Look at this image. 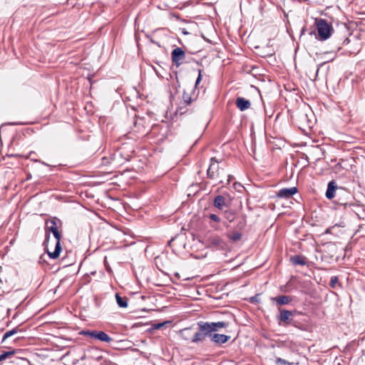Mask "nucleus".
I'll return each instance as SVG.
<instances>
[{"label": "nucleus", "mask_w": 365, "mask_h": 365, "mask_svg": "<svg viewBox=\"0 0 365 365\" xmlns=\"http://www.w3.org/2000/svg\"><path fill=\"white\" fill-rule=\"evenodd\" d=\"M338 282V277L336 276H333L331 277L329 285L331 288H334Z\"/></svg>", "instance_id": "obj_27"}, {"label": "nucleus", "mask_w": 365, "mask_h": 365, "mask_svg": "<svg viewBox=\"0 0 365 365\" xmlns=\"http://www.w3.org/2000/svg\"><path fill=\"white\" fill-rule=\"evenodd\" d=\"M279 314L277 315V320L279 322V324L281 325L282 323H283L284 325H289V324H294V312L279 309Z\"/></svg>", "instance_id": "obj_6"}, {"label": "nucleus", "mask_w": 365, "mask_h": 365, "mask_svg": "<svg viewBox=\"0 0 365 365\" xmlns=\"http://www.w3.org/2000/svg\"><path fill=\"white\" fill-rule=\"evenodd\" d=\"M11 155L14 156V157H21L22 156L21 155H19V154H12Z\"/></svg>", "instance_id": "obj_33"}, {"label": "nucleus", "mask_w": 365, "mask_h": 365, "mask_svg": "<svg viewBox=\"0 0 365 365\" xmlns=\"http://www.w3.org/2000/svg\"><path fill=\"white\" fill-rule=\"evenodd\" d=\"M297 188L296 187H292L289 188H282L279 190L277 194V196L279 198L289 199L292 195L297 192Z\"/></svg>", "instance_id": "obj_9"}, {"label": "nucleus", "mask_w": 365, "mask_h": 365, "mask_svg": "<svg viewBox=\"0 0 365 365\" xmlns=\"http://www.w3.org/2000/svg\"><path fill=\"white\" fill-rule=\"evenodd\" d=\"M42 164L44 165L48 166V165L46 163H44V162H42Z\"/></svg>", "instance_id": "obj_37"}, {"label": "nucleus", "mask_w": 365, "mask_h": 365, "mask_svg": "<svg viewBox=\"0 0 365 365\" xmlns=\"http://www.w3.org/2000/svg\"><path fill=\"white\" fill-rule=\"evenodd\" d=\"M316 24L319 39L327 40L331 36L332 27L325 19H319L316 20Z\"/></svg>", "instance_id": "obj_4"}, {"label": "nucleus", "mask_w": 365, "mask_h": 365, "mask_svg": "<svg viewBox=\"0 0 365 365\" xmlns=\"http://www.w3.org/2000/svg\"><path fill=\"white\" fill-rule=\"evenodd\" d=\"M15 354V351H4L1 354H0V361L6 359L10 356H12Z\"/></svg>", "instance_id": "obj_25"}, {"label": "nucleus", "mask_w": 365, "mask_h": 365, "mask_svg": "<svg viewBox=\"0 0 365 365\" xmlns=\"http://www.w3.org/2000/svg\"><path fill=\"white\" fill-rule=\"evenodd\" d=\"M276 364L277 365H292V363H289V361H286L285 359H283L282 358H277L276 359Z\"/></svg>", "instance_id": "obj_26"}, {"label": "nucleus", "mask_w": 365, "mask_h": 365, "mask_svg": "<svg viewBox=\"0 0 365 365\" xmlns=\"http://www.w3.org/2000/svg\"><path fill=\"white\" fill-rule=\"evenodd\" d=\"M96 332H97V330H93V331L86 330V331H82L81 334H83L85 336H89L91 338L96 339Z\"/></svg>", "instance_id": "obj_24"}, {"label": "nucleus", "mask_w": 365, "mask_h": 365, "mask_svg": "<svg viewBox=\"0 0 365 365\" xmlns=\"http://www.w3.org/2000/svg\"><path fill=\"white\" fill-rule=\"evenodd\" d=\"M134 125H135V127H136V126H137V122H135V123H134Z\"/></svg>", "instance_id": "obj_38"}, {"label": "nucleus", "mask_w": 365, "mask_h": 365, "mask_svg": "<svg viewBox=\"0 0 365 365\" xmlns=\"http://www.w3.org/2000/svg\"><path fill=\"white\" fill-rule=\"evenodd\" d=\"M210 339L211 341L214 342L218 346H221L228 341V340L230 339V336L212 332L210 334Z\"/></svg>", "instance_id": "obj_8"}, {"label": "nucleus", "mask_w": 365, "mask_h": 365, "mask_svg": "<svg viewBox=\"0 0 365 365\" xmlns=\"http://www.w3.org/2000/svg\"><path fill=\"white\" fill-rule=\"evenodd\" d=\"M62 222L57 217H52L50 220L46 221V237L44 243L47 242L50 237V232H52L57 242L53 252L47 251V253L51 259H56L59 257L61 252V235L58 231V227H61Z\"/></svg>", "instance_id": "obj_1"}, {"label": "nucleus", "mask_w": 365, "mask_h": 365, "mask_svg": "<svg viewBox=\"0 0 365 365\" xmlns=\"http://www.w3.org/2000/svg\"><path fill=\"white\" fill-rule=\"evenodd\" d=\"M115 299L118 305L120 308H126L128 307V299L126 297H121L119 294H115Z\"/></svg>", "instance_id": "obj_20"}, {"label": "nucleus", "mask_w": 365, "mask_h": 365, "mask_svg": "<svg viewBox=\"0 0 365 365\" xmlns=\"http://www.w3.org/2000/svg\"><path fill=\"white\" fill-rule=\"evenodd\" d=\"M211 243H212V245L219 247H222L225 245L224 241L220 237H213L211 240Z\"/></svg>", "instance_id": "obj_22"}, {"label": "nucleus", "mask_w": 365, "mask_h": 365, "mask_svg": "<svg viewBox=\"0 0 365 365\" xmlns=\"http://www.w3.org/2000/svg\"><path fill=\"white\" fill-rule=\"evenodd\" d=\"M210 218L215 222H220L221 221L220 217L215 214H210Z\"/></svg>", "instance_id": "obj_29"}, {"label": "nucleus", "mask_w": 365, "mask_h": 365, "mask_svg": "<svg viewBox=\"0 0 365 365\" xmlns=\"http://www.w3.org/2000/svg\"><path fill=\"white\" fill-rule=\"evenodd\" d=\"M232 178V177L230 175H228L227 183H230V180H231Z\"/></svg>", "instance_id": "obj_34"}, {"label": "nucleus", "mask_w": 365, "mask_h": 365, "mask_svg": "<svg viewBox=\"0 0 365 365\" xmlns=\"http://www.w3.org/2000/svg\"><path fill=\"white\" fill-rule=\"evenodd\" d=\"M235 103H236L237 107L241 111H244V110L248 109L251 106L250 101L249 100H246L245 98H244L242 97L237 98Z\"/></svg>", "instance_id": "obj_13"}, {"label": "nucleus", "mask_w": 365, "mask_h": 365, "mask_svg": "<svg viewBox=\"0 0 365 365\" xmlns=\"http://www.w3.org/2000/svg\"><path fill=\"white\" fill-rule=\"evenodd\" d=\"M210 333L216 332L219 329L225 328L228 327V323L225 322H205Z\"/></svg>", "instance_id": "obj_10"}, {"label": "nucleus", "mask_w": 365, "mask_h": 365, "mask_svg": "<svg viewBox=\"0 0 365 365\" xmlns=\"http://www.w3.org/2000/svg\"><path fill=\"white\" fill-rule=\"evenodd\" d=\"M272 300L276 302L277 304L279 305H284L288 304L292 302V297L287 295H280L272 298Z\"/></svg>", "instance_id": "obj_14"}, {"label": "nucleus", "mask_w": 365, "mask_h": 365, "mask_svg": "<svg viewBox=\"0 0 365 365\" xmlns=\"http://www.w3.org/2000/svg\"><path fill=\"white\" fill-rule=\"evenodd\" d=\"M236 225L235 229L239 231H242L245 229L247 226V219L246 216L242 215L236 219Z\"/></svg>", "instance_id": "obj_15"}, {"label": "nucleus", "mask_w": 365, "mask_h": 365, "mask_svg": "<svg viewBox=\"0 0 365 365\" xmlns=\"http://www.w3.org/2000/svg\"><path fill=\"white\" fill-rule=\"evenodd\" d=\"M18 331H19V329H18L17 327L6 331L4 334V336H3L2 342L4 341L7 338H9V337L13 336L14 334H16Z\"/></svg>", "instance_id": "obj_23"}, {"label": "nucleus", "mask_w": 365, "mask_h": 365, "mask_svg": "<svg viewBox=\"0 0 365 365\" xmlns=\"http://www.w3.org/2000/svg\"><path fill=\"white\" fill-rule=\"evenodd\" d=\"M342 166H341V164L340 163H337L336 165H335V169L336 170H339L340 168H341Z\"/></svg>", "instance_id": "obj_32"}, {"label": "nucleus", "mask_w": 365, "mask_h": 365, "mask_svg": "<svg viewBox=\"0 0 365 365\" xmlns=\"http://www.w3.org/2000/svg\"><path fill=\"white\" fill-rule=\"evenodd\" d=\"M336 48H337V50H339L341 48V47L339 46V44L337 45Z\"/></svg>", "instance_id": "obj_36"}, {"label": "nucleus", "mask_w": 365, "mask_h": 365, "mask_svg": "<svg viewBox=\"0 0 365 365\" xmlns=\"http://www.w3.org/2000/svg\"><path fill=\"white\" fill-rule=\"evenodd\" d=\"M168 322H163V323L154 324H153V328L155 329H159L161 327H163L165 324H168Z\"/></svg>", "instance_id": "obj_30"}, {"label": "nucleus", "mask_w": 365, "mask_h": 365, "mask_svg": "<svg viewBox=\"0 0 365 365\" xmlns=\"http://www.w3.org/2000/svg\"><path fill=\"white\" fill-rule=\"evenodd\" d=\"M197 98V95L195 94V90L192 89L190 93H188L187 91H184L182 94L183 102L185 105L188 106L192 103V102L195 101Z\"/></svg>", "instance_id": "obj_12"}, {"label": "nucleus", "mask_w": 365, "mask_h": 365, "mask_svg": "<svg viewBox=\"0 0 365 365\" xmlns=\"http://www.w3.org/2000/svg\"><path fill=\"white\" fill-rule=\"evenodd\" d=\"M4 281H6V278L3 274V268L0 266V283L2 284Z\"/></svg>", "instance_id": "obj_31"}, {"label": "nucleus", "mask_w": 365, "mask_h": 365, "mask_svg": "<svg viewBox=\"0 0 365 365\" xmlns=\"http://www.w3.org/2000/svg\"><path fill=\"white\" fill-rule=\"evenodd\" d=\"M235 211L234 210H225L224 212V217L226 220H227L230 222H232L235 219Z\"/></svg>", "instance_id": "obj_21"}, {"label": "nucleus", "mask_w": 365, "mask_h": 365, "mask_svg": "<svg viewBox=\"0 0 365 365\" xmlns=\"http://www.w3.org/2000/svg\"><path fill=\"white\" fill-rule=\"evenodd\" d=\"M202 71L201 69L198 70V76L195 81V88H196L199 85V83H200V81L202 80ZM194 89L195 90V88H194Z\"/></svg>", "instance_id": "obj_28"}, {"label": "nucleus", "mask_w": 365, "mask_h": 365, "mask_svg": "<svg viewBox=\"0 0 365 365\" xmlns=\"http://www.w3.org/2000/svg\"><path fill=\"white\" fill-rule=\"evenodd\" d=\"M191 331H192L191 327L185 328L182 330H180V332L181 337L185 341H191L192 336L193 335V334H192Z\"/></svg>", "instance_id": "obj_19"}, {"label": "nucleus", "mask_w": 365, "mask_h": 365, "mask_svg": "<svg viewBox=\"0 0 365 365\" xmlns=\"http://www.w3.org/2000/svg\"><path fill=\"white\" fill-rule=\"evenodd\" d=\"M96 339L107 343H110L113 341V339L110 336H109L106 332L98 330L96 332Z\"/></svg>", "instance_id": "obj_18"}, {"label": "nucleus", "mask_w": 365, "mask_h": 365, "mask_svg": "<svg viewBox=\"0 0 365 365\" xmlns=\"http://www.w3.org/2000/svg\"><path fill=\"white\" fill-rule=\"evenodd\" d=\"M346 43H349V40L347 38H345V39L344 40L343 43H346Z\"/></svg>", "instance_id": "obj_35"}, {"label": "nucleus", "mask_w": 365, "mask_h": 365, "mask_svg": "<svg viewBox=\"0 0 365 365\" xmlns=\"http://www.w3.org/2000/svg\"><path fill=\"white\" fill-rule=\"evenodd\" d=\"M325 196L329 200L336 197L335 202L344 207L352 205L349 202L351 198L350 192L343 187H338L334 180H331L328 183Z\"/></svg>", "instance_id": "obj_2"}, {"label": "nucleus", "mask_w": 365, "mask_h": 365, "mask_svg": "<svg viewBox=\"0 0 365 365\" xmlns=\"http://www.w3.org/2000/svg\"><path fill=\"white\" fill-rule=\"evenodd\" d=\"M198 331L192 336L191 342L199 344L203 342L207 337H210V331L206 326L205 322L200 321L197 322Z\"/></svg>", "instance_id": "obj_3"}, {"label": "nucleus", "mask_w": 365, "mask_h": 365, "mask_svg": "<svg viewBox=\"0 0 365 365\" xmlns=\"http://www.w3.org/2000/svg\"><path fill=\"white\" fill-rule=\"evenodd\" d=\"M220 161L213 157L210 159V164L207 170V175L210 179L219 180L221 177L220 168L219 166Z\"/></svg>", "instance_id": "obj_5"}, {"label": "nucleus", "mask_w": 365, "mask_h": 365, "mask_svg": "<svg viewBox=\"0 0 365 365\" xmlns=\"http://www.w3.org/2000/svg\"><path fill=\"white\" fill-rule=\"evenodd\" d=\"M173 63L177 66H180L185 59V53L180 47L174 48L171 53Z\"/></svg>", "instance_id": "obj_7"}, {"label": "nucleus", "mask_w": 365, "mask_h": 365, "mask_svg": "<svg viewBox=\"0 0 365 365\" xmlns=\"http://www.w3.org/2000/svg\"><path fill=\"white\" fill-rule=\"evenodd\" d=\"M213 204L220 210H223L225 207H228L227 200L222 195H217L214 199Z\"/></svg>", "instance_id": "obj_11"}, {"label": "nucleus", "mask_w": 365, "mask_h": 365, "mask_svg": "<svg viewBox=\"0 0 365 365\" xmlns=\"http://www.w3.org/2000/svg\"><path fill=\"white\" fill-rule=\"evenodd\" d=\"M226 235L232 242H237L240 241L242 237V235L240 231L237 230L231 233H227Z\"/></svg>", "instance_id": "obj_17"}, {"label": "nucleus", "mask_w": 365, "mask_h": 365, "mask_svg": "<svg viewBox=\"0 0 365 365\" xmlns=\"http://www.w3.org/2000/svg\"><path fill=\"white\" fill-rule=\"evenodd\" d=\"M290 261L294 265H305L307 259L304 256L294 255L290 257Z\"/></svg>", "instance_id": "obj_16"}]
</instances>
